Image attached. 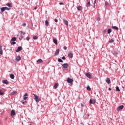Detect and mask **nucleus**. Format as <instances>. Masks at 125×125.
Returning <instances> with one entry per match:
<instances>
[{
    "mask_svg": "<svg viewBox=\"0 0 125 125\" xmlns=\"http://www.w3.org/2000/svg\"><path fill=\"white\" fill-rule=\"evenodd\" d=\"M33 95L34 96V100H35L36 102L37 103L40 102V98L35 94H33Z\"/></svg>",
    "mask_w": 125,
    "mask_h": 125,
    "instance_id": "nucleus-1",
    "label": "nucleus"
},
{
    "mask_svg": "<svg viewBox=\"0 0 125 125\" xmlns=\"http://www.w3.org/2000/svg\"><path fill=\"white\" fill-rule=\"evenodd\" d=\"M67 83H73V79L70 78H67V80H66Z\"/></svg>",
    "mask_w": 125,
    "mask_h": 125,
    "instance_id": "nucleus-2",
    "label": "nucleus"
},
{
    "mask_svg": "<svg viewBox=\"0 0 125 125\" xmlns=\"http://www.w3.org/2000/svg\"><path fill=\"white\" fill-rule=\"evenodd\" d=\"M15 60L17 62H19L21 60V57L20 56L16 57Z\"/></svg>",
    "mask_w": 125,
    "mask_h": 125,
    "instance_id": "nucleus-3",
    "label": "nucleus"
},
{
    "mask_svg": "<svg viewBox=\"0 0 125 125\" xmlns=\"http://www.w3.org/2000/svg\"><path fill=\"white\" fill-rule=\"evenodd\" d=\"M89 103L90 104H95V103H96V101H95V100H92L91 99L89 101Z\"/></svg>",
    "mask_w": 125,
    "mask_h": 125,
    "instance_id": "nucleus-4",
    "label": "nucleus"
},
{
    "mask_svg": "<svg viewBox=\"0 0 125 125\" xmlns=\"http://www.w3.org/2000/svg\"><path fill=\"white\" fill-rule=\"evenodd\" d=\"M15 115H16V112H15V110L14 109H12L11 112V116H12V117H13V116H15Z\"/></svg>",
    "mask_w": 125,
    "mask_h": 125,
    "instance_id": "nucleus-5",
    "label": "nucleus"
},
{
    "mask_svg": "<svg viewBox=\"0 0 125 125\" xmlns=\"http://www.w3.org/2000/svg\"><path fill=\"white\" fill-rule=\"evenodd\" d=\"M124 105H122L119 106L118 108H117V111H121V110H123L124 109Z\"/></svg>",
    "mask_w": 125,
    "mask_h": 125,
    "instance_id": "nucleus-6",
    "label": "nucleus"
},
{
    "mask_svg": "<svg viewBox=\"0 0 125 125\" xmlns=\"http://www.w3.org/2000/svg\"><path fill=\"white\" fill-rule=\"evenodd\" d=\"M68 56L70 57V58H73V52H69L68 54Z\"/></svg>",
    "mask_w": 125,
    "mask_h": 125,
    "instance_id": "nucleus-7",
    "label": "nucleus"
},
{
    "mask_svg": "<svg viewBox=\"0 0 125 125\" xmlns=\"http://www.w3.org/2000/svg\"><path fill=\"white\" fill-rule=\"evenodd\" d=\"M2 83H4V84H9V82H8V81H7V80H3L2 81Z\"/></svg>",
    "mask_w": 125,
    "mask_h": 125,
    "instance_id": "nucleus-8",
    "label": "nucleus"
},
{
    "mask_svg": "<svg viewBox=\"0 0 125 125\" xmlns=\"http://www.w3.org/2000/svg\"><path fill=\"white\" fill-rule=\"evenodd\" d=\"M22 48L21 46H19L18 47V49L16 50V52H19V51H21L22 50Z\"/></svg>",
    "mask_w": 125,
    "mask_h": 125,
    "instance_id": "nucleus-9",
    "label": "nucleus"
},
{
    "mask_svg": "<svg viewBox=\"0 0 125 125\" xmlns=\"http://www.w3.org/2000/svg\"><path fill=\"white\" fill-rule=\"evenodd\" d=\"M105 81L107 83H108V84H110L111 83V80H110L109 78H106Z\"/></svg>",
    "mask_w": 125,
    "mask_h": 125,
    "instance_id": "nucleus-10",
    "label": "nucleus"
},
{
    "mask_svg": "<svg viewBox=\"0 0 125 125\" xmlns=\"http://www.w3.org/2000/svg\"><path fill=\"white\" fill-rule=\"evenodd\" d=\"M63 68H64V69H67L68 68V63H64L62 64Z\"/></svg>",
    "mask_w": 125,
    "mask_h": 125,
    "instance_id": "nucleus-11",
    "label": "nucleus"
},
{
    "mask_svg": "<svg viewBox=\"0 0 125 125\" xmlns=\"http://www.w3.org/2000/svg\"><path fill=\"white\" fill-rule=\"evenodd\" d=\"M85 76L89 79H91V75H90V74L87 73L85 74Z\"/></svg>",
    "mask_w": 125,
    "mask_h": 125,
    "instance_id": "nucleus-12",
    "label": "nucleus"
},
{
    "mask_svg": "<svg viewBox=\"0 0 125 125\" xmlns=\"http://www.w3.org/2000/svg\"><path fill=\"white\" fill-rule=\"evenodd\" d=\"M3 51H2V46H1V45H0V54L1 55H2Z\"/></svg>",
    "mask_w": 125,
    "mask_h": 125,
    "instance_id": "nucleus-13",
    "label": "nucleus"
},
{
    "mask_svg": "<svg viewBox=\"0 0 125 125\" xmlns=\"http://www.w3.org/2000/svg\"><path fill=\"white\" fill-rule=\"evenodd\" d=\"M63 23L66 25V26H68V25H69V22L65 20H63Z\"/></svg>",
    "mask_w": 125,
    "mask_h": 125,
    "instance_id": "nucleus-14",
    "label": "nucleus"
},
{
    "mask_svg": "<svg viewBox=\"0 0 125 125\" xmlns=\"http://www.w3.org/2000/svg\"><path fill=\"white\" fill-rule=\"evenodd\" d=\"M37 63H42L43 62V61L42 60V59H39L37 61Z\"/></svg>",
    "mask_w": 125,
    "mask_h": 125,
    "instance_id": "nucleus-15",
    "label": "nucleus"
},
{
    "mask_svg": "<svg viewBox=\"0 0 125 125\" xmlns=\"http://www.w3.org/2000/svg\"><path fill=\"white\" fill-rule=\"evenodd\" d=\"M77 9L78 10H79V11H81V10H82V9H83V7L81 6H78L77 7Z\"/></svg>",
    "mask_w": 125,
    "mask_h": 125,
    "instance_id": "nucleus-16",
    "label": "nucleus"
},
{
    "mask_svg": "<svg viewBox=\"0 0 125 125\" xmlns=\"http://www.w3.org/2000/svg\"><path fill=\"white\" fill-rule=\"evenodd\" d=\"M53 42H54V43L56 44V45L58 44V43H57V39L54 38V39H53Z\"/></svg>",
    "mask_w": 125,
    "mask_h": 125,
    "instance_id": "nucleus-17",
    "label": "nucleus"
},
{
    "mask_svg": "<svg viewBox=\"0 0 125 125\" xmlns=\"http://www.w3.org/2000/svg\"><path fill=\"white\" fill-rule=\"evenodd\" d=\"M45 25L46 26H49V23H48V21H47V20L45 21Z\"/></svg>",
    "mask_w": 125,
    "mask_h": 125,
    "instance_id": "nucleus-18",
    "label": "nucleus"
},
{
    "mask_svg": "<svg viewBox=\"0 0 125 125\" xmlns=\"http://www.w3.org/2000/svg\"><path fill=\"white\" fill-rule=\"evenodd\" d=\"M7 6H8L9 7H12V4L11 3H8L6 4Z\"/></svg>",
    "mask_w": 125,
    "mask_h": 125,
    "instance_id": "nucleus-19",
    "label": "nucleus"
},
{
    "mask_svg": "<svg viewBox=\"0 0 125 125\" xmlns=\"http://www.w3.org/2000/svg\"><path fill=\"white\" fill-rule=\"evenodd\" d=\"M0 10L1 12H3L5 10V7L0 8Z\"/></svg>",
    "mask_w": 125,
    "mask_h": 125,
    "instance_id": "nucleus-20",
    "label": "nucleus"
},
{
    "mask_svg": "<svg viewBox=\"0 0 125 125\" xmlns=\"http://www.w3.org/2000/svg\"><path fill=\"white\" fill-rule=\"evenodd\" d=\"M58 87V83H55L54 84V88L55 89H56L57 87Z\"/></svg>",
    "mask_w": 125,
    "mask_h": 125,
    "instance_id": "nucleus-21",
    "label": "nucleus"
},
{
    "mask_svg": "<svg viewBox=\"0 0 125 125\" xmlns=\"http://www.w3.org/2000/svg\"><path fill=\"white\" fill-rule=\"evenodd\" d=\"M86 88L87 90H88V91H90L91 90V88H90V86H89V85H88Z\"/></svg>",
    "mask_w": 125,
    "mask_h": 125,
    "instance_id": "nucleus-22",
    "label": "nucleus"
},
{
    "mask_svg": "<svg viewBox=\"0 0 125 125\" xmlns=\"http://www.w3.org/2000/svg\"><path fill=\"white\" fill-rule=\"evenodd\" d=\"M17 91H14L12 93H11V95H15V94H17Z\"/></svg>",
    "mask_w": 125,
    "mask_h": 125,
    "instance_id": "nucleus-23",
    "label": "nucleus"
},
{
    "mask_svg": "<svg viewBox=\"0 0 125 125\" xmlns=\"http://www.w3.org/2000/svg\"><path fill=\"white\" fill-rule=\"evenodd\" d=\"M11 41V42H15L16 41V37H13Z\"/></svg>",
    "mask_w": 125,
    "mask_h": 125,
    "instance_id": "nucleus-24",
    "label": "nucleus"
},
{
    "mask_svg": "<svg viewBox=\"0 0 125 125\" xmlns=\"http://www.w3.org/2000/svg\"><path fill=\"white\" fill-rule=\"evenodd\" d=\"M59 54V49H57L55 52V55H57V54Z\"/></svg>",
    "mask_w": 125,
    "mask_h": 125,
    "instance_id": "nucleus-25",
    "label": "nucleus"
},
{
    "mask_svg": "<svg viewBox=\"0 0 125 125\" xmlns=\"http://www.w3.org/2000/svg\"><path fill=\"white\" fill-rule=\"evenodd\" d=\"M112 29H114V30H119V28H118V27L117 26H112Z\"/></svg>",
    "mask_w": 125,
    "mask_h": 125,
    "instance_id": "nucleus-26",
    "label": "nucleus"
},
{
    "mask_svg": "<svg viewBox=\"0 0 125 125\" xmlns=\"http://www.w3.org/2000/svg\"><path fill=\"white\" fill-rule=\"evenodd\" d=\"M114 42H115V41L114 40V39H112L110 40H109V42H110V43H112Z\"/></svg>",
    "mask_w": 125,
    "mask_h": 125,
    "instance_id": "nucleus-27",
    "label": "nucleus"
},
{
    "mask_svg": "<svg viewBox=\"0 0 125 125\" xmlns=\"http://www.w3.org/2000/svg\"><path fill=\"white\" fill-rule=\"evenodd\" d=\"M116 91H121V90H120V88H119V86H116Z\"/></svg>",
    "mask_w": 125,
    "mask_h": 125,
    "instance_id": "nucleus-28",
    "label": "nucleus"
},
{
    "mask_svg": "<svg viewBox=\"0 0 125 125\" xmlns=\"http://www.w3.org/2000/svg\"><path fill=\"white\" fill-rule=\"evenodd\" d=\"M111 32H112V29H108V30H107V34H110Z\"/></svg>",
    "mask_w": 125,
    "mask_h": 125,
    "instance_id": "nucleus-29",
    "label": "nucleus"
},
{
    "mask_svg": "<svg viewBox=\"0 0 125 125\" xmlns=\"http://www.w3.org/2000/svg\"><path fill=\"white\" fill-rule=\"evenodd\" d=\"M10 78L11 79H14V75L13 74H11L10 75Z\"/></svg>",
    "mask_w": 125,
    "mask_h": 125,
    "instance_id": "nucleus-30",
    "label": "nucleus"
},
{
    "mask_svg": "<svg viewBox=\"0 0 125 125\" xmlns=\"http://www.w3.org/2000/svg\"><path fill=\"white\" fill-rule=\"evenodd\" d=\"M38 39H39V37L38 36H33V39L38 40Z\"/></svg>",
    "mask_w": 125,
    "mask_h": 125,
    "instance_id": "nucleus-31",
    "label": "nucleus"
},
{
    "mask_svg": "<svg viewBox=\"0 0 125 125\" xmlns=\"http://www.w3.org/2000/svg\"><path fill=\"white\" fill-rule=\"evenodd\" d=\"M89 6H90V2L88 1L87 3V7H89Z\"/></svg>",
    "mask_w": 125,
    "mask_h": 125,
    "instance_id": "nucleus-32",
    "label": "nucleus"
},
{
    "mask_svg": "<svg viewBox=\"0 0 125 125\" xmlns=\"http://www.w3.org/2000/svg\"><path fill=\"white\" fill-rule=\"evenodd\" d=\"M58 62H61V63H63V61L61 59H58Z\"/></svg>",
    "mask_w": 125,
    "mask_h": 125,
    "instance_id": "nucleus-33",
    "label": "nucleus"
},
{
    "mask_svg": "<svg viewBox=\"0 0 125 125\" xmlns=\"http://www.w3.org/2000/svg\"><path fill=\"white\" fill-rule=\"evenodd\" d=\"M3 91L2 90H0V95H3Z\"/></svg>",
    "mask_w": 125,
    "mask_h": 125,
    "instance_id": "nucleus-34",
    "label": "nucleus"
},
{
    "mask_svg": "<svg viewBox=\"0 0 125 125\" xmlns=\"http://www.w3.org/2000/svg\"><path fill=\"white\" fill-rule=\"evenodd\" d=\"M109 5V3L107 1H105V5L106 6Z\"/></svg>",
    "mask_w": 125,
    "mask_h": 125,
    "instance_id": "nucleus-35",
    "label": "nucleus"
},
{
    "mask_svg": "<svg viewBox=\"0 0 125 125\" xmlns=\"http://www.w3.org/2000/svg\"><path fill=\"white\" fill-rule=\"evenodd\" d=\"M5 10H9L10 9L7 7H5Z\"/></svg>",
    "mask_w": 125,
    "mask_h": 125,
    "instance_id": "nucleus-36",
    "label": "nucleus"
},
{
    "mask_svg": "<svg viewBox=\"0 0 125 125\" xmlns=\"http://www.w3.org/2000/svg\"><path fill=\"white\" fill-rule=\"evenodd\" d=\"M27 98H28V97H23V100H27Z\"/></svg>",
    "mask_w": 125,
    "mask_h": 125,
    "instance_id": "nucleus-37",
    "label": "nucleus"
},
{
    "mask_svg": "<svg viewBox=\"0 0 125 125\" xmlns=\"http://www.w3.org/2000/svg\"><path fill=\"white\" fill-rule=\"evenodd\" d=\"M21 34H22L23 36H24V35H25V32H23L22 31H21Z\"/></svg>",
    "mask_w": 125,
    "mask_h": 125,
    "instance_id": "nucleus-38",
    "label": "nucleus"
},
{
    "mask_svg": "<svg viewBox=\"0 0 125 125\" xmlns=\"http://www.w3.org/2000/svg\"><path fill=\"white\" fill-rule=\"evenodd\" d=\"M59 4H60V5H64V3H63V2H60Z\"/></svg>",
    "mask_w": 125,
    "mask_h": 125,
    "instance_id": "nucleus-39",
    "label": "nucleus"
},
{
    "mask_svg": "<svg viewBox=\"0 0 125 125\" xmlns=\"http://www.w3.org/2000/svg\"><path fill=\"white\" fill-rule=\"evenodd\" d=\"M16 43V42H11V44L12 45V44H15Z\"/></svg>",
    "mask_w": 125,
    "mask_h": 125,
    "instance_id": "nucleus-40",
    "label": "nucleus"
},
{
    "mask_svg": "<svg viewBox=\"0 0 125 125\" xmlns=\"http://www.w3.org/2000/svg\"><path fill=\"white\" fill-rule=\"evenodd\" d=\"M63 49H64V50H67V47L66 46H63Z\"/></svg>",
    "mask_w": 125,
    "mask_h": 125,
    "instance_id": "nucleus-41",
    "label": "nucleus"
},
{
    "mask_svg": "<svg viewBox=\"0 0 125 125\" xmlns=\"http://www.w3.org/2000/svg\"><path fill=\"white\" fill-rule=\"evenodd\" d=\"M62 60H66V58L65 57H62Z\"/></svg>",
    "mask_w": 125,
    "mask_h": 125,
    "instance_id": "nucleus-42",
    "label": "nucleus"
},
{
    "mask_svg": "<svg viewBox=\"0 0 125 125\" xmlns=\"http://www.w3.org/2000/svg\"><path fill=\"white\" fill-rule=\"evenodd\" d=\"M55 22H56V23H57V22H58V20L57 19H55Z\"/></svg>",
    "mask_w": 125,
    "mask_h": 125,
    "instance_id": "nucleus-43",
    "label": "nucleus"
},
{
    "mask_svg": "<svg viewBox=\"0 0 125 125\" xmlns=\"http://www.w3.org/2000/svg\"><path fill=\"white\" fill-rule=\"evenodd\" d=\"M24 96H26V97H27V96H28V93H26L24 95Z\"/></svg>",
    "mask_w": 125,
    "mask_h": 125,
    "instance_id": "nucleus-44",
    "label": "nucleus"
},
{
    "mask_svg": "<svg viewBox=\"0 0 125 125\" xmlns=\"http://www.w3.org/2000/svg\"><path fill=\"white\" fill-rule=\"evenodd\" d=\"M97 20V21H100V18H98Z\"/></svg>",
    "mask_w": 125,
    "mask_h": 125,
    "instance_id": "nucleus-45",
    "label": "nucleus"
},
{
    "mask_svg": "<svg viewBox=\"0 0 125 125\" xmlns=\"http://www.w3.org/2000/svg\"><path fill=\"white\" fill-rule=\"evenodd\" d=\"M22 26H23V27H25V26H26V23H23V24H22Z\"/></svg>",
    "mask_w": 125,
    "mask_h": 125,
    "instance_id": "nucleus-46",
    "label": "nucleus"
},
{
    "mask_svg": "<svg viewBox=\"0 0 125 125\" xmlns=\"http://www.w3.org/2000/svg\"><path fill=\"white\" fill-rule=\"evenodd\" d=\"M97 1V0H95L94 2V4H95V3H96Z\"/></svg>",
    "mask_w": 125,
    "mask_h": 125,
    "instance_id": "nucleus-47",
    "label": "nucleus"
},
{
    "mask_svg": "<svg viewBox=\"0 0 125 125\" xmlns=\"http://www.w3.org/2000/svg\"><path fill=\"white\" fill-rule=\"evenodd\" d=\"M26 40H27V41H29L30 38L27 37V38H26Z\"/></svg>",
    "mask_w": 125,
    "mask_h": 125,
    "instance_id": "nucleus-48",
    "label": "nucleus"
},
{
    "mask_svg": "<svg viewBox=\"0 0 125 125\" xmlns=\"http://www.w3.org/2000/svg\"><path fill=\"white\" fill-rule=\"evenodd\" d=\"M81 105L82 107H83V104L81 103Z\"/></svg>",
    "mask_w": 125,
    "mask_h": 125,
    "instance_id": "nucleus-49",
    "label": "nucleus"
},
{
    "mask_svg": "<svg viewBox=\"0 0 125 125\" xmlns=\"http://www.w3.org/2000/svg\"><path fill=\"white\" fill-rule=\"evenodd\" d=\"M22 39H23V37L20 38L19 40H20V41H21V40H22Z\"/></svg>",
    "mask_w": 125,
    "mask_h": 125,
    "instance_id": "nucleus-50",
    "label": "nucleus"
},
{
    "mask_svg": "<svg viewBox=\"0 0 125 125\" xmlns=\"http://www.w3.org/2000/svg\"><path fill=\"white\" fill-rule=\"evenodd\" d=\"M108 90H112V89L111 88H109Z\"/></svg>",
    "mask_w": 125,
    "mask_h": 125,
    "instance_id": "nucleus-51",
    "label": "nucleus"
},
{
    "mask_svg": "<svg viewBox=\"0 0 125 125\" xmlns=\"http://www.w3.org/2000/svg\"><path fill=\"white\" fill-rule=\"evenodd\" d=\"M38 8V7H35V8H34V9H37Z\"/></svg>",
    "mask_w": 125,
    "mask_h": 125,
    "instance_id": "nucleus-52",
    "label": "nucleus"
},
{
    "mask_svg": "<svg viewBox=\"0 0 125 125\" xmlns=\"http://www.w3.org/2000/svg\"><path fill=\"white\" fill-rule=\"evenodd\" d=\"M93 7L94 8H95V4H94Z\"/></svg>",
    "mask_w": 125,
    "mask_h": 125,
    "instance_id": "nucleus-53",
    "label": "nucleus"
},
{
    "mask_svg": "<svg viewBox=\"0 0 125 125\" xmlns=\"http://www.w3.org/2000/svg\"><path fill=\"white\" fill-rule=\"evenodd\" d=\"M22 104H25V102H22Z\"/></svg>",
    "mask_w": 125,
    "mask_h": 125,
    "instance_id": "nucleus-54",
    "label": "nucleus"
},
{
    "mask_svg": "<svg viewBox=\"0 0 125 125\" xmlns=\"http://www.w3.org/2000/svg\"><path fill=\"white\" fill-rule=\"evenodd\" d=\"M104 33H106V30H104Z\"/></svg>",
    "mask_w": 125,
    "mask_h": 125,
    "instance_id": "nucleus-55",
    "label": "nucleus"
},
{
    "mask_svg": "<svg viewBox=\"0 0 125 125\" xmlns=\"http://www.w3.org/2000/svg\"><path fill=\"white\" fill-rule=\"evenodd\" d=\"M99 125H102L101 124H99Z\"/></svg>",
    "mask_w": 125,
    "mask_h": 125,
    "instance_id": "nucleus-56",
    "label": "nucleus"
}]
</instances>
